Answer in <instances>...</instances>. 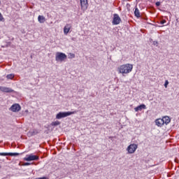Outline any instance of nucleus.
Returning <instances> with one entry per match:
<instances>
[{
	"label": "nucleus",
	"mask_w": 179,
	"mask_h": 179,
	"mask_svg": "<svg viewBox=\"0 0 179 179\" xmlns=\"http://www.w3.org/2000/svg\"><path fill=\"white\" fill-rule=\"evenodd\" d=\"M132 69H134V65L131 64H126L119 66L117 69V71L119 73L125 75V74L130 73V72H132Z\"/></svg>",
	"instance_id": "1"
},
{
	"label": "nucleus",
	"mask_w": 179,
	"mask_h": 179,
	"mask_svg": "<svg viewBox=\"0 0 179 179\" xmlns=\"http://www.w3.org/2000/svg\"><path fill=\"white\" fill-rule=\"evenodd\" d=\"M78 113L76 110L73 112H59L57 114L56 118L57 120H61V118H65L66 117H69V115H72V114H76Z\"/></svg>",
	"instance_id": "2"
},
{
	"label": "nucleus",
	"mask_w": 179,
	"mask_h": 179,
	"mask_svg": "<svg viewBox=\"0 0 179 179\" xmlns=\"http://www.w3.org/2000/svg\"><path fill=\"white\" fill-rule=\"evenodd\" d=\"M67 56L66 55H65V53H62V52H57L56 53V56H55V60L58 62H62L63 61H65V59H66Z\"/></svg>",
	"instance_id": "3"
},
{
	"label": "nucleus",
	"mask_w": 179,
	"mask_h": 179,
	"mask_svg": "<svg viewBox=\"0 0 179 179\" xmlns=\"http://www.w3.org/2000/svg\"><path fill=\"white\" fill-rule=\"evenodd\" d=\"M40 157L37 155H34L33 154L27 155L26 157L24 158L25 162H34L36 160H38Z\"/></svg>",
	"instance_id": "4"
},
{
	"label": "nucleus",
	"mask_w": 179,
	"mask_h": 179,
	"mask_svg": "<svg viewBox=\"0 0 179 179\" xmlns=\"http://www.w3.org/2000/svg\"><path fill=\"white\" fill-rule=\"evenodd\" d=\"M80 2L81 10L83 12H85V10H87V8L89 7V3L87 0H80Z\"/></svg>",
	"instance_id": "5"
},
{
	"label": "nucleus",
	"mask_w": 179,
	"mask_h": 179,
	"mask_svg": "<svg viewBox=\"0 0 179 179\" xmlns=\"http://www.w3.org/2000/svg\"><path fill=\"white\" fill-rule=\"evenodd\" d=\"M136 149H138V145L131 144L127 148V152L128 153H130V154L135 153V152L136 151Z\"/></svg>",
	"instance_id": "6"
},
{
	"label": "nucleus",
	"mask_w": 179,
	"mask_h": 179,
	"mask_svg": "<svg viewBox=\"0 0 179 179\" xmlns=\"http://www.w3.org/2000/svg\"><path fill=\"white\" fill-rule=\"evenodd\" d=\"M112 23L114 25L120 24L121 23V17H120V15H118V14L113 15V20L112 21Z\"/></svg>",
	"instance_id": "7"
},
{
	"label": "nucleus",
	"mask_w": 179,
	"mask_h": 179,
	"mask_svg": "<svg viewBox=\"0 0 179 179\" xmlns=\"http://www.w3.org/2000/svg\"><path fill=\"white\" fill-rule=\"evenodd\" d=\"M20 110H21V107H20V105H19V103L13 104L10 108V110L13 111V113H17L20 111Z\"/></svg>",
	"instance_id": "8"
},
{
	"label": "nucleus",
	"mask_w": 179,
	"mask_h": 179,
	"mask_svg": "<svg viewBox=\"0 0 179 179\" xmlns=\"http://www.w3.org/2000/svg\"><path fill=\"white\" fill-rule=\"evenodd\" d=\"M1 92H3L4 93H13V90L12 88L8 87H0Z\"/></svg>",
	"instance_id": "9"
},
{
	"label": "nucleus",
	"mask_w": 179,
	"mask_h": 179,
	"mask_svg": "<svg viewBox=\"0 0 179 179\" xmlns=\"http://www.w3.org/2000/svg\"><path fill=\"white\" fill-rule=\"evenodd\" d=\"M71 29H72V25H71V24H66L64 28V34L66 35L68 34Z\"/></svg>",
	"instance_id": "10"
},
{
	"label": "nucleus",
	"mask_w": 179,
	"mask_h": 179,
	"mask_svg": "<svg viewBox=\"0 0 179 179\" xmlns=\"http://www.w3.org/2000/svg\"><path fill=\"white\" fill-rule=\"evenodd\" d=\"M142 110H146V105L141 104L134 108V111L136 112L142 111Z\"/></svg>",
	"instance_id": "11"
},
{
	"label": "nucleus",
	"mask_w": 179,
	"mask_h": 179,
	"mask_svg": "<svg viewBox=\"0 0 179 179\" xmlns=\"http://www.w3.org/2000/svg\"><path fill=\"white\" fill-rule=\"evenodd\" d=\"M162 122L164 124H166V125H168V124H170L171 122V119H170V117L169 116H164L162 117Z\"/></svg>",
	"instance_id": "12"
},
{
	"label": "nucleus",
	"mask_w": 179,
	"mask_h": 179,
	"mask_svg": "<svg viewBox=\"0 0 179 179\" xmlns=\"http://www.w3.org/2000/svg\"><path fill=\"white\" fill-rule=\"evenodd\" d=\"M1 156H19L17 152H3Z\"/></svg>",
	"instance_id": "13"
},
{
	"label": "nucleus",
	"mask_w": 179,
	"mask_h": 179,
	"mask_svg": "<svg viewBox=\"0 0 179 179\" xmlns=\"http://www.w3.org/2000/svg\"><path fill=\"white\" fill-rule=\"evenodd\" d=\"M155 124L157 127H163L164 125V123L163 122V119H157L155 120Z\"/></svg>",
	"instance_id": "14"
},
{
	"label": "nucleus",
	"mask_w": 179,
	"mask_h": 179,
	"mask_svg": "<svg viewBox=\"0 0 179 179\" xmlns=\"http://www.w3.org/2000/svg\"><path fill=\"white\" fill-rule=\"evenodd\" d=\"M38 21L39 23H44L45 22V17L43 15H38Z\"/></svg>",
	"instance_id": "15"
},
{
	"label": "nucleus",
	"mask_w": 179,
	"mask_h": 179,
	"mask_svg": "<svg viewBox=\"0 0 179 179\" xmlns=\"http://www.w3.org/2000/svg\"><path fill=\"white\" fill-rule=\"evenodd\" d=\"M134 15L136 17H141V13L139 12V9L136 7L134 10Z\"/></svg>",
	"instance_id": "16"
},
{
	"label": "nucleus",
	"mask_w": 179,
	"mask_h": 179,
	"mask_svg": "<svg viewBox=\"0 0 179 179\" xmlns=\"http://www.w3.org/2000/svg\"><path fill=\"white\" fill-rule=\"evenodd\" d=\"M61 124V122L58 120L53 122L51 123L50 125H52V127H58V125H59Z\"/></svg>",
	"instance_id": "17"
},
{
	"label": "nucleus",
	"mask_w": 179,
	"mask_h": 179,
	"mask_svg": "<svg viewBox=\"0 0 179 179\" xmlns=\"http://www.w3.org/2000/svg\"><path fill=\"white\" fill-rule=\"evenodd\" d=\"M7 79H13L15 78V75L13 74H8L6 76Z\"/></svg>",
	"instance_id": "18"
},
{
	"label": "nucleus",
	"mask_w": 179,
	"mask_h": 179,
	"mask_svg": "<svg viewBox=\"0 0 179 179\" xmlns=\"http://www.w3.org/2000/svg\"><path fill=\"white\" fill-rule=\"evenodd\" d=\"M69 58L70 59H72L73 58H75V54H73V53H69Z\"/></svg>",
	"instance_id": "19"
},
{
	"label": "nucleus",
	"mask_w": 179,
	"mask_h": 179,
	"mask_svg": "<svg viewBox=\"0 0 179 179\" xmlns=\"http://www.w3.org/2000/svg\"><path fill=\"white\" fill-rule=\"evenodd\" d=\"M0 22H5V18H3V15L0 13Z\"/></svg>",
	"instance_id": "20"
},
{
	"label": "nucleus",
	"mask_w": 179,
	"mask_h": 179,
	"mask_svg": "<svg viewBox=\"0 0 179 179\" xmlns=\"http://www.w3.org/2000/svg\"><path fill=\"white\" fill-rule=\"evenodd\" d=\"M167 86H169V80H165V83H164V87L167 88Z\"/></svg>",
	"instance_id": "21"
},
{
	"label": "nucleus",
	"mask_w": 179,
	"mask_h": 179,
	"mask_svg": "<svg viewBox=\"0 0 179 179\" xmlns=\"http://www.w3.org/2000/svg\"><path fill=\"white\" fill-rule=\"evenodd\" d=\"M166 20H162L161 22H160V24H164V23H166Z\"/></svg>",
	"instance_id": "22"
},
{
	"label": "nucleus",
	"mask_w": 179,
	"mask_h": 179,
	"mask_svg": "<svg viewBox=\"0 0 179 179\" xmlns=\"http://www.w3.org/2000/svg\"><path fill=\"white\" fill-rule=\"evenodd\" d=\"M156 6H159L160 5V2L157 1L155 3Z\"/></svg>",
	"instance_id": "23"
},
{
	"label": "nucleus",
	"mask_w": 179,
	"mask_h": 179,
	"mask_svg": "<svg viewBox=\"0 0 179 179\" xmlns=\"http://www.w3.org/2000/svg\"><path fill=\"white\" fill-rule=\"evenodd\" d=\"M24 166H30V163L26 162L24 164Z\"/></svg>",
	"instance_id": "24"
},
{
	"label": "nucleus",
	"mask_w": 179,
	"mask_h": 179,
	"mask_svg": "<svg viewBox=\"0 0 179 179\" xmlns=\"http://www.w3.org/2000/svg\"><path fill=\"white\" fill-rule=\"evenodd\" d=\"M157 44H158L157 41H154V42H153V45H157Z\"/></svg>",
	"instance_id": "25"
},
{
	"label": "nucleus",
	"mask_w": 179,
	"mask_h": 179,
	"mask_svg": "<svg viewBox=\"0 0 179 179\" xmlns=\"http://www.w3.org/2000/svg\"><path fill=\"white\" fill-rule=\"evenodd\" d=\"M0 5H1V1H0Z\"/></svg>",
	"instance_id": "26"
}]
</instances>
